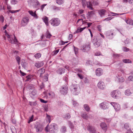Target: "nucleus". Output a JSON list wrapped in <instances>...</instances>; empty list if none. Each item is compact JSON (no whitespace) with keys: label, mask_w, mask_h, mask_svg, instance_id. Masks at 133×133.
<instances>
[{"label":"nucleus","mask_w":133,"mask_h":133,"mask_svg":"<svg viewBox=\"0 0 133 133\" xmlns=\"http://www.w3.org/2000/svg\"><path fill=\"white\" fill-rule=\"evenodd\" d=\"M44 64L43 61L38 62L35 63V66L37 68H39L43 66Z\"/></svg>","instance_id":"17"},{"label":"nucleus","mask_w":133,"mask_h":133,"mask_svg":"<svg viewBox=\"0 0 133 133\" xmlns=\"http://www.w3.org/2000/svg\"><path fill=\"white\" fill-rule=\"evenodd\" d=\"M81 116L84 119H87L88 118V116L85 112H83L81 115Z\"/></svg>","instance_id":"28"},{"label":"nucleus","mask_w":133,"mask_h":133,"mask_svg":"<svg viewBox=\"0 0 133 133\" xmlns=\"http://www.w3.org/2000/svg\"><path fill=\"white\" fill-rule=\"evenodd\" d=\"M16 59L18 65H19L20 64V60L21 59L20 58L19 56H17L16 57Z\"/></svg>","instance_id":"47"},{"label":"nucleus","mask_w":133,"mask_h":133,"mask_svg":"<svg viewBox=\"0 0 133 133\" xmlns=\"http://www.w3.org/2000/svg\"><path fill=\"white\" fill-rule=\"evenodd\" d=\"M22 66L23 68H26L27 66V64L25 62H23L22 63Z\"/></svg>","instance_id":"50"},{"label":"nucleus","mask_w":133,"mask_h":133,"mask_svg":"<svg viewBox=\"0 0 133 133\" xmlns=\"http://www.w3.org/2000/svg\"><path fill=\"white\" fill-rule=\"evenodd\" d=\"M61 8L55 6H53V9L56 11L60 10Z\"/></svg>","instance_id":"39"},{"label":"nucleus","mask_w":133,"mask_h":133,"mask_svg":"<svg viewBox=\"0 0 133 133\" xmlns=\"http://www.w3.org/2000/svg\"><path fill=\"white\" fill-rule=\"evenodd\" d=\"M59 51V49L55 50L53 51L52 53V55L53 56L56 55Z\"/></svg>","instance_id":"45"},{"label":"nucleus","mask_w":133,"mask_h":133,"mask_svg":"<svg viewBox=\"0 0 133 133\" xmlns=\"http://www.w3.org/2000/svg\"><path fill=\"white\" fill-rule=\"evenodd\" d=\"M46 121L48 122L49 124L50 122L51 121V116L50 115H48L47 114H46Z\"/></svg>","instance_id":"35"},{"label":"nucleus","mask_w":133,"mask_h":133,"mask_svg":"<svg viewBox=\"0 0 133 133\" xmlns=\"http://www.w3.org/2000/svg\"><path fill=\"white\" fill-rule=\"evenodd\" d=\"M48 74L47 73L45 74L44 76L43 80L45 81H46L48 80Z\"/></svg>","instance_id":"36"},{"label":"nucleus","mask_w":133,"mask_h":133,"mask_svg":"<svg viewBox=\"0 0 133 133\" xmlns=\"http://www.w3.org/2000/svg\"><path fill=\"white\" fill-rule=\"evenodd\" d=\"M26 81H30L32 80L33 78V76L31 75H29L26 77Z\"/></svg>","instance_id":"31"},{"label":"nucleus","mask_w":133,"mask_h":133,"mask_svg":"<svg viewBox=\"0 0 133 133\" xmlns=\"http://www.w3.org/2000/svg\"><path fill=\"white\" fill-rule=\"evenodd\" d=\"M119 81L120 82H123L124 81V79L123 77H121L119 78Z\"/></svg>","instance_id":"60"},{"label":"nucleus","mask_w":133,"mask_h":133,"mask_svg":"<svg viewBox=\"0 0 133 133\" xmlns=\"http://www.w3.org/2000/svg\"><path fill=\"white\" fill-rule=\"evenodd\" d=\"M79 32H80V28L78 27L77 28L76 31L74 32V34L78 33Z\"/></svg>","instance_id":"63"},{"label":"nucleus","mask_w":133,"mask_h":133,"mask_svg":"<svg viewBox=\"0 0 133 133\" xmlns=\"http://www.w3.org/2000/svg\"><path fill=\"white\" fill-rule=\"evenodd\" d=\"M41 54L40 53H37L36 54L34 55V57L36 59H38L40 58L41 56Z\"/></svg>","instance_id":"43"},{"label":"nucleus","mask_w":133,"mask_h":133,"mask_svg":"<svg viewBox=\"0 0 133 133\" xmlns=\"http://www.w3.org/2000/svg\"><path fill=\"white\" fill-rule=\"evenodd\" d=\"M73 104L74 106H77L78 105V103L76 101H75L73 100Z\"/></svg>","instance_id":"54"},{"label":"nucleus","mask_w":133,"mask_h":133,"mask_svg":"<svg viewBox=\"0 0 133 133\" xmlns=\"http://www.w3.org/2000/svg\"><path fill=\"white\" fill-rule=\"evenodd\" d=\"M100 125L102 130L105 132H106L108 128L107 124L104 122H103L100 124Z\"/></svg>","instance_id":"13"},{"label":"nucleus","mask_w":133,"mask_h":133,"mask_svg":"<svg viewBox=\"0 0 133 133\" xmlns=\"http://www.w3.org/2000/svg\"><path fill=\"white\" fill-rule=\"evenodd\" d=\"M60 131L62 133H65L67 131L66 128L65 126H62L60 129Z\"/></svg>","instance_id":"21"},{"label":"nucleus","mask_w":133,"mask_h":133,"mask_svg":"<svg viewBox=\"0 0 133 133\" xmlns=\"http://www.w3.org/2000/svg\"><path fill=\"white\" fill-rule=\"evenodd\" d=\"M92 4L94 5H98L99 3L97 1H95L93 2Z\"/></svg>","instance_id":"51"},{"label":"nucleus","mask_w":133,"mask_h":133,"mask_svg":"<svg viewBox=\"0 0 133 133\" xmlns=\"http://www.w3.org/2000/svg\"><path fill=\"white\" fill-rule=\"evenodd\" d=\"M45 72V69L43 68H42L39 69L38 71V73L39 74V77L42 78L43 77L42 74Z\"/></svg>","instance_id":"19"},{"label":"nucleus","mask_w":133,"mask_h":133,"mask_svg":"<svg viewBox=\"0 0 133 133\" xmlns=\"http://www.w3.org/2000/svg\"><path fill=\"white\" fill-rule=\"evenodd\" d=\"M47 4H43V5H41V8H40V9H41V10L42 11H43V9L44 8V7L46 6V5Z\"/></svg>","instance_id":"53"},{"label":"nucleus","mask_w":133,"mask_h":133,"mask_svg":"<svg viewBox=\"0 0 133 133\" xmlns=\"http://www.w3.org/2000/svg\"><path fill=\"white\" fill-rule=\"evenodd\" d=\"M35 128H36L37 132H41L43 129L42 125L39 123H36L35 125Z\"/></svg>","instance_id":"8"},{"label":"nucleus","mask_w":133,"mask_h":133,"mask_svg":"<svg viewBox=\"0 0 133 133\" xmlns=\"http://www.w3.org/2000/svg\"><path fill=\"white\" fill-rule=\"evenodd\" d=\"M116 67L117 68V69H120L121 68V64L120 63H119L117 65H116Z\"/></svg>","instance_id":"64"},{"label":"nucleus","mask_w":133,"mask_h":133,"mask_svg":"<svg viewBox=\"0 0 133 133\" xmlns=\"http://www.w3.org/2000/svg\"><path fill=\"white\" fill-rule=\"evenodd\" d=\"M84 108L85 110L87 112L89 111L90 109L89 106L87 104H84L83 105Z\"/></svg>","instance_id":"30"},{"label":"nucleus","mask_w":133,"mask_h":133,"mask_svg":"<svg viewBox=\"0 0 133 133\" xmlns=\"http://www.w3.org/2000/svg\"><path fill=\"white\" fill-rule=\"evenodd\" d=\"M128 80L129 81H133V76H129L128 78Z\"/></svg>","instance_id":"52"},{"label":"nucleus","mask_w":133,"mask_h":133,"mask_svg":"<svg viewBox=\"0 0 133 133\" xmlns=\"http://www.w3.org/2000/svg\"><path fill=\"white\" fill-rule=\"evenodd\" d=\"M114 108L115 110L116 111H119L121 108L120 105L119 104L117 103L115 104V105Z\"/></svg>","instance_id":"25"},{"label":"nucleus","mask_w":133,"mask_h":133,"mask_svg":"<svg viewBox=\"0 0 133 133\" xmlns=\"http://www.w3.org/2000/svg\"><path fill=\"white\" fill-rule=\"evenodd\" d=\"M123 50L124 51H128L129 50V49L126 47H124L123 48Z\"/></svg>","instance_id":"57"},{"label":"nucleus","mask_w":133,"mask_h":133,"mask_svg":"<svg viewBox=\"0 0 133 133\" xmlns=\"http://www.w3.org/2000/svg\"><path fill=\"white\" fill-rule=\"evenodd\" d=\"M68 88L67 84H66L60 88V92L63 95H65L68 92Z\"/></svg>","instance_id":"4"},{"label":"nucleus","mask_w":133,"mask_h":133,"mask_svg":"<svg viewBox=\"0 0 133 133\" xmlns=\"http://www.w3.org/2000/svg\"><path fill=\"white\" fill-rule=\"evenodd\" d=\"M113 18H111V17H107V18H105V19H104L103 21H109L111 19Z\"/></svg>","instance_id":"59"},{"label":"nucleus","mask_w":133,"mask_h":133,"mask_svg":"<svg viewBox=\"0 0 133 133\" xmlns=\"http://www.w3.org/2000/svg\"><path fill=\"white\" fill-rule=\"evenodd\" d=\"M91 46L90 44H85L82 45L81 47V50L84 52H88L90 49Z\"/></svg>","instance_id":"6"},{"label":"nucleus","mask_w":133,"mask_h":133,"mask_svg":"<svg viewBox=\"0 0 133 133\" xmlns=\"http://www.w3.org/2000/svg\"><path fill=\"white\" fill-rule=\"evenodd\" d=\"M43 20L47 26L48 25V19L46 16H44L43 18Z\"/></svg>","instance_id":"23"},{"label":"nucleus","mask_w":133,"mask_h":133,"mask_svg":"<svg viewBox=\"0 0 133 133\" xmlns=\"http://www.w3.org/2000/svg\"><path fill=\"white\" fill-rule=\"evenodd\" d=\"M103 73V70L101 68H98L95 70L96 75L98 76L102 75Z\"/></svg>","instance_id":"12"},{"label":"nucleus","mask_w":133,"mask_h":133,"mask_svg":"<svg viewBox=\"0 0 133 133\" xmlns=\"http://www.w3.org/2000/svg\"><path fill=\"white\" fill-rule=\"evenodd\" d=\"M92 42L94 46L96 48H98L100 46V43L99 41L96 38H94L92 40Z\"/></svg>","instance_id":"9"},{"label":"nucleus","mask_w":133,"mask_h":133,"mask_svg":"<svg viewBox=\"0 0 133 133\" xmlns=\"http://www.w3.org/2000/svg\"><path fill=\"white\" fill-rule=\"evenodd\" d=\"M84 82L85 83H88L89 82V81L88 79L86 78H85L84 79Z\"/></svg>","instance_id":"62"},{"label":"nucleus","mask_w":133,"mask_h":133,"mask_svg":"<svg viewBox=\"0 0 133 133\" xmlns=\"http://www.w3.org/2000/svg\"><path fill=\"white\" fill-rule=\"evenodd\" d=\"M71 116L70 114L69 113H66L64 116V118L65 119H70L71 118Z\"/></svg>","instance_id":"38"},{"label":"nucleus","mask_w":133,"mask_h":133,"mask_svg":"<svg viewBox=\"0 0 133 133\" xmlns=\"http://www.w3.org/2000/svg\"><path fill=\"white\" fill-rule=\"evenodd\" d=\"M49 23L52 26H56L59 25L60 24V21L57 18H54L50 20Z\"/></svg>","instance_id":"3"},{"label":"nucleus","mask_w":133,"mask_h":133,"mask_svg":"<svg viewBox=\"0 0 133 133\" xmlns=\"http://www.w3.org/2000/svg\"><path fill=\"white\" fill-rule=\"evenodd\" d=\"M14 37L13 41H14V44H16L17 45L20 44L21 43L18 41L17 39L16 38V37L14 35Z\"/></svg>","instance_id":"26"},{"label":"nucleus","mask_w":133,"mask_h":133,"mask_svg":"<svg viewBox=\"0 0 133 133\" xmlns=\"http://www.w3.org/2000/svg\"><path fill=\"white\" fill-rule=\"evenodd\" d=\"M106 12V11L104 9H102L98 11V13L101 17L105 15Z\"/></svg>","instance_id":"16"},{"label":"nucleus","mask_w":133,"mask_h":133,"mask_svg":"<svg viewBox=\"0 0 133 133\" xmlns=\"http://www.w3.org/2000/svg\"><path fill=\"white\" fill-rule=\"evenodd\" d=\"M29 19L27 17H23L22 19L21 23V25L22 26H25L29 22Z\"/></svg>","instance_id":"7"},{"label":"nucleus","mask_w":133,"mask_h":133,"mask_svg":"<svg viewBox=\"0 0 133 133\" xmlns=\"http://www.w3.org/2000/svg\"><path fill=\"white\" fill-rule=\"evenodd\" d=\"M124 128L127 130L128 131V130H129L130 129L129 128V126L128 124L127 123H125L124 124Z\"/></svg>","instance_id":"46"},{"label":"nucleus","mask_w":133,"mask_h":133,"mask_svg":"<svg viewBox=\"0 0 133 133\" xmlns=\"http://www.w3.org/2000/svg\"><path fill=\"white\" fill-rule=\"evenodd\" d=\"M132 92L129 89L126 90L125 91V94L127 96H129L131 95Z\"/></svg>","instance_id":"24"},{"label":"nucleus","mask_w":133,"mask_h":133,"mask_svg":"<svg viewBox=\"0 0 133 133\" xmlns=\"http://www.w3.org/2000/svg\"><path fill=\"white\" fill-rule=\"evenodd\" d=\"M87 7L88 8H89V9H90L91 10H93L94 9L92 7V4L90 2H87Z\"/></svg>","instance_id":"27"},{"label":"nucleus","mask_w":133,"mask_h":133,"mask_svg":"<svg viewBox=\"0 0 133 133\" xmlns=\"http://www.w3.org/2000/svg\"><path fill=\"white\" fill-rule=\"evenodd\" d=\"M95 14L94 11H89L88 13V15L89 17H91L92 16L94 15Z\"/></svg>","instance_id":"40"},{"label":"nucleus","mask_w":133,"mask_h":133,"mask_svg":"<svg viewBox=\"0 0 133 133\" xmlns=\"http://www.w3.org/2000/svg\"><path fill=\"white\" fill-rule=\"evenodd\" d=\"M111 96L115 98H118L120 97L121 92L118 90H115L112 91L111 93Z\"/></svg>","instance_id":"5"},{"label":"nucleus","mask_w":133,"mask_h":133,"mask_svg":"<svg viewBox=\"0 0 133 133\" xmlns=\"http://www.w3.org/2000/svg\"><path fill=\"white\" fill-rule=\"evenodd\" d=\"M40 101L41 102L44 103H46L48 102L47 101H45L43 99L41 98L40 99Z\"/></svg>","instance_id":"61"},{"label":"nucleus","mask_w":133,"mask_h":133,"mask_svg":"<svg viewBox=\"0 0 133 133\" xmlns=\"http://www.w3.org/2000/svg\"><path fill=\"white\" fill-rule=\"evenodd\" d=\"M77 75L79 78L81 79H83V78L84 77L81 74H78Z\"/></svg>","instance_id":"58"},{"label":"nucleus","mask_w":133,"mask_h":133,"mask_svg":"<svg viewBox=\"0 0 133 133\" xmlns=\"http://www.w3.org/2000/svg\"><path fill=\"white\" fill-rule=\"evenodd\" d=\"M87 130L90 133H95L96 130L95 127L89 125L87 126Z\"/></svg>","instance_id":"10"},{"label":"nucleus","mask_w":133,"mask_h":133,"mask_svg":"<svg viewBox=\"0 0 133 133\" xmlns=\"http://www.w3.org/2000/svg\"><path fill=\"white\" fill-rule=\"evenodd\" d=\"M68 124L69 125V127L70 128L72 129H74V126L73 123H72L70 121H69L68 122Z\"/></svg>","instance_id":"34"},{"label":"nucleus","mask_w":133,"mask_h":133,"mask_svg":"<svg viewBox=\"0 0 133 133\" xmlns=\"http://www.w3.org/2000/svg\"><path fill=\"white\" fill-rule=\"evenodd\" d=\"M49 96V98H52L54 97L55 96V94L52 91H50V92H46V94L45 96L46 98H48V95Z\"/></svg>","instance_id":"15"},{"label":"nucleus","mask_w":133,"mask_h":133,"mask_svg":"<svg viewBox=\"0 0 133 133\" xmlns=\"http://www.w3.org/2000/svg\"><path fill=\"white\" fill-rule=\"evenodd\" d=\"M18 0H11V2L12 4H15L17 3Z\"/></svg>","instance_id":"48"},{"label":"nucleus","mask_w":133,"mask_h":133,"mask_svg":"<svg viewBox=\"0 0 133 133\" xmlns=\"http://www.w3.org/2000/svg\"><path fill=\"white\" fill-rule=\"evenodd\" d=\"M58 129V126L55 123L51 124L49 126V124L45 128V130L46 132H49V133H55V130Z\"/></svg>","instance_id":"1"},{"label":"nucleus","mask_w":133,"mask_h":133,"mask_svg":"<svg viewBox=\"0 0 133 133\" xmlns=\"http://www.w3.org/2000/svg\"><path fill=\"white\" fill-rule=\"evenodd\" d=\"M56 3L59 5L63 4L64 2V0H56Z\"/></svg>","instance_id":"29"},{"label":"nucleus","mask_w":133,"mask_h":133,"mask_svg":"<svg viewBox=\"0 0 133 133\" xmlns=\"http://www.w3.org/2000/svg\"><path fill=\"white\" fill-rule=\"evenodd\" d=\"M126 23L130 25H133V21L131 19H129L125 21Z\"/></svg>","instance_id":"32"},{"label":"nucleus","mask_w":133,"mask_h":133,"mask_svg":"<svg viewBox=\"0 0 133 133\" xmlns=\"http://www.w3.org/2000/svg\"><path fill=\"white\" fill-rule=\"evenodd\" d=\"M110 15H111V16H115L116 15H121L125 14V13L122 14H117L113 12H111Z\"/></svg>","instance_id":"44"},{"label":"nucleus","mask_w":133,"mask_h":133,"mask_svg":"<svg viewBox=\"0 0 133 133\" xmlns=\"http://www.w3.org/2000/svg\"><path fill=\"white\" fill-rule=\"evenodd\" d=\"M107 103L106 102H104L100 103L99 106L101 108L103 109H105L108 108Z\"/></svg>","instance_id":"14"},{"label":"nucleus","mask_w":133,"mask_h":133,"mask_svg":"<svg viewBox=\"0 0 133 133\" xmlns=\"http://www.w3.org/2000/svg\"><path fill=\"white\" fill-rule=\"evenodd\" d=\"M29 12L31 15L34 17V18H38V17L36 14V11L34 12L32 11H29Z\"/></svg>","instance_id":"20"},{"label":"nucleus","mask_w":133,"mask_h":133,"mask_svg":"<svg viewBox=\"0 0 133 133\" xmlns=\"http://www.w3.org/2000/svg\"><path fill=\"white\" fill-rule=\"evenodd\" d=\"M6 35L7 37L8 38H9L8 40L9 42L12 44H14V42L13 41V39H11L10 35L7 34H6Z\"/></svg>","instance_id":"22"},{"label":"nucleus","mask_w":133,"mask_h":133,"mask_svg":"<svg viewBox=\"0 0 133 133\" xmlns=\"http://www.w3.org/2000/svg\"><path fill=\"white\" fill-rule=\"evenodd\" d=\"M65 72V69L63 68H59L57 71V73L60 75L64 73Z\"/></svg>","instance_id":"18"},{"label":"nucleus","mask_w":133,"mask_h":133,"mask_svg":"<svg viewBox=\"0 0 133 133\" xmlns=\"http://www.w3.org/2000/svg\"><path fill=\"white\" fill-rule=\"evenodd\" d=\"M123 61L125 63H131V61L129 59H123Z\"/></svg>","instance_id":"42"},{"label":"nucleus","mask_w":133,"mask_h":133,"mask_svg":"<svg viewBox=\"0 0 133 133\" xmlns=\"http://www.w3.org/2000/svg\"><path fill=\"white\" fill-rule=\"evenodd\" d=\"M98 87L100 89H104L105 88L104 83L102 81H99L97 84Z\"/></svg>","instance_id":"11"},{"label":"nucleus","mask_w":133,"mask_h":133,"mask_svg":"<svg viewBox=\"0 0 133 133\" xmlns=\"http://www.w3.org/2000/svg\"><path fill=\"white\" fill-rule=\"evenodd\" d=\"M73 47L74 49L75 54L76 56L78 52V49L77 48L75 47L74 45L73 46Z\"/></svg>","instance_id":"37"},{"label":"nucleus","mask_w":133,"mask_h":133,"mask_svg":"<svg viewBox=\"0 0 133 133\" xmlns=\"http://www.w3.org/2000/svg\"><path fill=\"white\" fill-rule=\"evenodd\" d=\"M0 21L2 23H3L4 21V17L2 15L0 16Z\"/></svg>","instance_id":"55"},{"label":"nucleus","mask_w":133,"mask_h":133,"mask_svg":"<svg viewBox=\"0 0 133 133\" xmlns=\"http://www.w3.org/2000/svg\"><path fill=\"white\" fill-rule=\"evenodd\" d=\"M71 92L75 95H78L80 93V88L77 85H72L70 88Z\"/></svg>","instance_id":"2"},{"label":"nucleus","mask_w":133,"mask_h":133,"mask_svg":"<svg viewBox=\"0 0 133 133\" xmlns=\"http://www.w3.org/2000/svg\"><path fill=\"white\" fill-rule=\"evenodd\" d=\"M114 35L113 33L111 32V34H109L108 36H107L108 38H109L112 39L113 37L112 36Z\"/></svg>","instance_id":"49"},{"label":"nucleus","mask_w":133,"mask_h":133,"mask_svg":"<svg viewBox=\"0 0 133 133\" xmlns=\"http://www.w3.org/2000/svg\"><path fill=\"white\" fill-rule=\"evenodd\" d=\"M87 2L86 0H82V5L83 7V8H85L87 4Z\"/></svg>","instance_id":"41"},{"label":"nucleus","mask_w":133,"mask_h":133,"mask_svg":"<svg viewBox=\"0 0 133 133\" xmlns=\"http://www.w3.org/2000/svg\"><path fill=\"white\" fill-rule=\"evenodd\" d=\"M111 120L110 118H104V121H106L107 122H110Z\"/></svg>","instance_id":"56"},{"label":"nucleus","mask_w":133,"mask_h":133,"mask_svg":"<svg viewBox=\"0 0 133 133\" xmlns=\"http://www.w3.org/2000/svg\"><path fill=\"white\" fill-rule=\"evenodd\" d=\"M51 36L52 35L50 33H49L48 30H47V31L46 32L45 34V37H46L49 39Z\"/></svg>","instance_id":"33"}]
</instances>
